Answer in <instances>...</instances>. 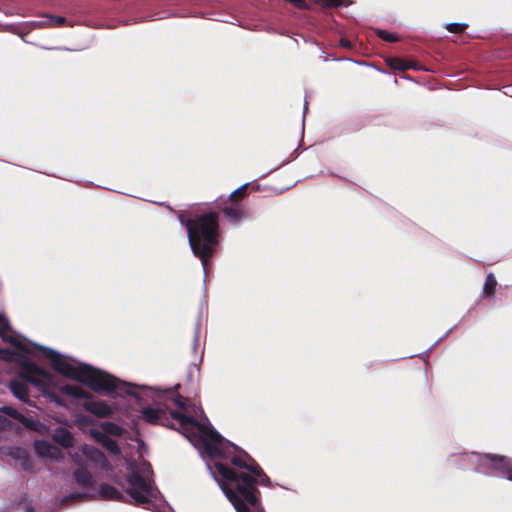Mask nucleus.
<instances>
[{
  "mask_svg": "<svg viewBox=\"0 0 512 512\" xmlns=\"http://www.w3.org/2000/svg\"><path fill=\"white\" fill-rule=\"evenodd\" d=\"M290 3L298 9L306 10L310 8L306 0H291Z\"/></svg>",
  "mask_w": 512,
  "mask_h": 512,
  "instance_id": "32",
  "label": "nucleus"
},
{
  "mask_svg": "<svg viewBox=\"0 0 512 512\" xmlns=\"http://www.w3.org/2000/svg\"><path fill=\"white\" fill-rule=\"evenodd\" d=\"M496 286H497V280L495 276L492 273H489L486 277L485 284H484V294L488 297H492L495 295L496 292Z\"/></svg>",
  "mask_w": 512,
  "mask_h": 512,
  "instance_id": "21",
  "label": "nucleus"
},
{
  "mask_svg": "<svg viewBox=\"0 0 512 512\" xmlns=\"http://www.w3.org/2000/svg\"><path fill=\"white\" fill-rule=\"evenodd\" d=\"M73 477L77 485L83 488H92L95 484V479L87 467H78L73 472Z\"/></svg>",
  "mask_w": 512,
  "mask_h": 512,
  "instance_id": "14",
  "label": "nucleus"
},
{
  "mask_svg": "<svg viewBox=\"0 0 512 512\" xmlns=\"http://www.w3.org/2000/svg\"><path fill=\"white\" fill-rule=\"evenodd\" d=\"M220 215L216 211H208L192 217L188 223V241L193 254L201 260L204 270H207L210 261L219 244Z\"/></svg>",
  "mask_w": 512,
  "mask_h": 512,
  "instance_id": "3",
  "label": "nucleus"
},
{
  "mask_svg": "<svg viewBox=\"0 0 512 512\" xmlns=\"http://www.w3.org/2000/svg\"><path fill=\"white\" fill-rule=\"evenodd\" d=\"M475 454L466 455L467 458H473Z\"/></svg>",
  "mask_w": 512,
  "mask_h": 512,
  "instance_id": "36",
  "label": "nucleus"
},
{
  "mask_svg": "<svg viewBox=\"0 0 512 512\" xmlns=\"http://www.w3.org/2000/svg\"><path fill=\"white\" fill-rule=\"evenodd\" d=\"M19 422L29 429H35L36 422L31 418H27L23 415Z\"/></svg>",
  "mask_w": 512,
  "mask_h": 512,
  "instance_id": "30",
  "label": "nucleus"
},
{
  "mask_svg": "<svg viewBox=\"0 0 512 512\" xmlns=\"http://www.w3.org/2000/svg\"><path fill=\"white\" fill-rule=\"evenodd\" d=\"M48 22L49 25L52 27H60L66 22V19L61 16L49 17Z\"/></svg>",
  "mask_w": 512,
  "mask_h": 512,
  "instance_id": "27",
  "label": "nucleus"
},
{
  "mask_svg": "<svg viewBox=\"0 0 512 512\" xmlns=\"http://www.w3.org/2000/svg\"><path fill=\"white\" fill-rule=\"evenodd\" d=\"M2 411L10 416L11 418L17 420L18 422L20 421L21 417L23 416L22 413L18 412L15 408L13 407H9V406H4L2 408Z\"/></svg>",
  "mask_w": 512,
  "mask_h": 512,
  "instance_id": "26",
  "label": "nucleus"
},
{
  "mask_svg": "<svg viewBox=\"0 0 512 512\" xmlns=\"http://www.w3.org/2000/svg\"><path fill=\"white\" fill-rule=\"evenodd\" d=\"M324 7H339L343 5V0H321Z\"/></svg>",
  "mask_w": 512,
  "mask_h": 512,
  "instance_id": "31",
  "label": "nucleus"
},
{
  "mask_svg": "<svg viewBox=\"0 0 512 512\" xmlns=\"http://www.w3.org/2000/svg\"><path fill=\"white\" fill-rule=\"evenodd\" d=\"M60 391L66 395L72 396L77 399H85L83 408L100 418L108 417L111 415L112 410L110 406L104 401H95L92 399V394L81 386L67 384L60 388Z\"/></svg>",
  "mask_w": 512,
  "mask_h": 512,
  "instance_id": "6",
  "label": "nucleus"
},
{
  "mask_svg": "<svg viewBox=\"0 0 512 512\" xmlns=\"http://www.w3.org/2000/svg\"><path fill=\"white\" fill-rule=\"evenodd\" d=\"M129 487L126 493L136 505H144L152 502L153 488L151 482L137 470H132L126 477Z\"/></svg>",
  "mask_w": 512,
  "mask_h": 512,
  "instance_id": "7",
  "label": "nucleus"
},
{
  "mask_svg": "<svg viewBox=\"0 0 512 512\" xmlns=\"http://www.w3.org/2000/svg\"><path fill=\"white\" fill-rule=\"evenodd\" d=\"M388 65L393 70H398V71H402V72L406 71L407 69H409L411 67L406 61H404L401 58H390L388 60Z\"/></svg>",
  "mask_w": 512,
  "mask_h": 512,
  "instance_id": "22",
  "label": "nucleus"
},
{
  "mask_svg": "<svg viewBox=\"0 0 512 512\" xmlns=\"http://www.w3.org/2000/svg\"><path fill=\"white\" fill-rule=\"evenodd\" d=\"M9 388L16 398L23 402L28 401V387L25 383L18 380H12L9 383Z\"/></svg>",
  "mask_w": 512,
  "mask_h": 512,
  "instance_id": "18",
  "label": "nucleus"
},
{
  "mask_svg": "<svg viewBox=\"0 0 512 512\" xmlns=\"http://www.w3.org/2000/svg\"><path fill=\"white\" fill-rule=\"evenodd\" d=\"M173 402H174L175 406L179 410L182 411L181 413H183L184 411H187V409H188V399L187 398H185V397H183V396L178 394L174 398Z\"/></svg>",
  "mask_w": 512,
  "mask_h": 512,
  "instance_id": "25",
  "label": "nucleus"
},
{
  "mask_svg": "<svg viewBox=\"0 0 512 512\" xmlns=\"http://www.w3.org/2000/svg\"><path fill=\"white\" fill-rule=\"evenodd\" d=\"M25 512H33L32 508H27Z\"/></svg>",
  "mask_w": 512,
  "mask_h": 512,
  "instance_id": "37",
  "label": "nucleus"
},
{
  "mask_svg": "<svg viewBox=\"0 0 512 512\" xmlns=\"http://www.w3.org/2000/svg\"><path fill=\"white\" fill-rule=\"evenodd\" d=\"M490 463V468L502 474L505 478L512 481V459L506 456L496 454H485L482 457Z\"/></svg>",
  "mask_w": 512,
  "mask_h": 512,
  "instance_id": "9",
  "label": "nucleus"
},
{
  "mask_svg": "<svg viewBox=\"0 0 512 512\" xmlns=\"http://www.w3.org/2000/svg\"><path fill=\"white\" fill-rule=\"evenodd\" d=\"M73 461L78 465V467H86L84 465V462L83 460L80 458V456L78 454H75L73 456Z\"/></svg>",
  "mask_w": 512,
  "mask_h": 512,
  "instance_id": "33",
  "label": "nucleus"
},
{
  "mask_svg": "<svg viewBox=\"0 0 512 512\" xmlns=\"http://www.w3.org/2000/svg\"><path fill=\"white\" fill-rule=\"evenodd\" d=\"M376 35L383 41H386V42H397L399 41V36L397 34H394V33H391V32H388L386 30H383V29H376Z\"/></svg>",
  "mask_w": 512,
  "mask_h": 512,
  "instance_id": "23",
  "label": "nucleus"
},
{
  "mask_svg": "<svg viewBox=\"0 0 512 512\" xmlns=\"http://www.w3.org/2000/svg\"><path fill=\"white\" fill-rule=\"evenodd\" d=\"M39 349L42 351L43 355L50 360L51 366L56 372L85 384L95 392L110 393L118 390L128 395H134V386L118 380L116 377L103 370L94 368L88 364L74 366L51 348L39 347Z\"/></svg>",
  "mask_w": 512,
  "mask_h": 512,
  "instance_id": "2",
  "label": "nucleus"
},
{
  "mask_svg": "<svg viewBox=\"0 0 512 512\" xmlns=\"http://www.w3.org/2000/svg\"><path fill=\"white\" fill-rule=\"evenodd\" d=\"M53 441L63 448H71L74 445L73 434L66 428L58 427L52 436Z\"/></svg>",
  "mask_w": 512,
  "mask_h": 512,
  "instance_id": "15",
  "label": "nucleus"
},
{
  "mask_svg": "<svg viewBox=\"0 0 512 512\" xmlns=\"http://www.w3.org/2000/svg\"><path fill=\"white\" fill-rule=\"evenodd\" d=\"M55 401H56L58 404H60V405L62 404V403H61V401H60V400H58V399H56Z\"/></svg>",
  "mask_w": 512,
  "mask_h": 512,
  "instance_id": "38",
  "label": "nucleus"
},
{
  "mask_svg": "<svg viewBox=\"0 0 512 512\" xmlns=\"http://www.w3.org/2000/svg\"><path fill=\"white\" fill-rule=\"evenodd\" d=\"M177 217L181 225H183L188 231V223L192 221V218H187L183 211L177 213Z\"/></svg>",
  "mask_w": 512,
  "mask_h": 512,
  "instance_id": "29",
  "label": "nucleus"
},
{
  "mask_svg": "<svg viewBox=\"0 0 512 512\" xmlns=\"http://www.w3.org/2000/svg\"><path fill=\"white\" fill-rule=\"evenodd\" d=\"M225 205L221 208L224 216L233 224L239 223L246 217V212L241 203H233L225 201Z\"/></svg>",
  "mask_w": 512,
  "mask_h": 512,
  "instance_id": "10",
  "label": "nucleus"
},
{
  "mask_svg": "<svg viewBox=\"0 0 512 512\" xmlns=\"http://www.w3.org/2000/svg\"><path fill=\"white\" fill-rule=\"evenodd\" d=\"M99 497L102 500L123 501V494L110 484L102 483L99 486Z\"/></svg>",
  "mask_w": 512,
  "mask_h": 512,
  "instance_id": "17",
  "label": "nucleus"
},
{
  "mask_svg": "<svg viewBox=\"0 0 512 512\" xmlns=\"http://www.w3.org/2000/svg\"><path fill=\"white\" fill-rule=\"evenodd\" d=\"M248 186L249 184L246 183V184H243L242 186H240L239 188H237L236 190H234L227 202H235V203H241L248 195Z\"/></svg>",
  "mask_w": 512,
  "mask_h": 512,
  "instance_id": "20",
  "label": "nucleus"
},
{
  "mask_svg": "<svg viewBox=\"0 0 512 512\" xmlns=\"http://www.w3.org/2000/svg\"><path fill=\"white\" fill-rule=\"evenodd\" d=\"M95 440L100 443L107 451H109L113 455H120L121 449L114 439L110 438L109 436L105 435L104 433L100 431H93L92 433Z\"/></svg>",
  "mask_w": 512,
  "mask_h": 512,
  "instance_id": "13",
  "label": "nucleus"
},
{
  "mask_svg": "<svg viewBox=\"0 0 512 512\" xmlns=\"http://www.w3.org/2000/svg\"><path fill=\"white\" fill-rule=\"evenodd\" d=\"M0 354L1 357L7 361H12L15 356H18V363L20 367L18 375L29 383L45 388L54 379L52 373L37 366L24 355L25 353L19 352L16 348L15 351L8 348L2 349Z\"/></svg>",
  "mask_w": 512,
  "mask_h": 512,
  "instance_id": "4",
  "label": "nucleus"
},
{
  "mask_svg": "<svg viewBox=\"0 0 512 512\" xmlns=\"http://www.w3.org/2000/svg\"><path fill=\"white\" fill-rule=\"evenodd\" d=\"M101 429L103 431L102 433H104L105 435H112L117 437L123 436L125 432V430L121 426L113 422H103L101 424Z\"/></svg>",
  "mask_w": 512,
  "mask_h": 512,
  "instance_id": "19",
  "label": "nucleus"
},
{
  "mask_svg": "<svg viewBox=\"0 0 512 512\" xmlns=\"http://www.w3.org/2000/svg\"><path fill=\"white\" fill-rule=\"evenodd\" d=\"M81 452L90 461L100 465L102 468H105L108 465V460L105 454L101 450L92 445L84 444L81 447Z\"/></svg>",
  "mask_w": 512,
  "mask_h": 512,
  "instance_id": "12",
  "label": "nucleus"
},
{
  "mask_svg": "<svg viewBox=\"0 0 512 512\" xmlns=\"http://www.w3.org/2000/svg\"><path fill=\"white\" fill-rule=\"evenodd\" d=\"M84 497H86V494H84V493H71L64 497L63 502L67 503L70 501H76V500L83 499Z\"/></svg>",
  "mask_w": 512,
  "mask_h": 512,
  "instance_id": "28",
  "label": "nucleus"
},
{
  "mask_svg": "<svg viewBox=\"0 0 512 512\" xmlns=\"http://www.w3.org/2000/svg\"><path fill=\"white\" fill-rule=\"evenodd\" d=\"M7 455H9L10 457H12L16 460H19L21 462V465L24 470H26V471L32 470V467H33L32 461L29 457L28 452L24 448L9 447Z\"/></svg>",
  "mask_w": 512,
  "mask_h": 512,
  "instance_id": "16",
  "label": "nucleus"
},
{
  "mask_svg": "<svg viewBox=\"0 0 512 512\" xmlns=\"http://www.w3.org/2000/svg\"><path fill=\"white\" fill-rule=\"evenodd\" d=\"M205 452L211 458H223L236 468L216 462L217 472L229 484L222 489L237 512H264L260 502L257 484L270 485V478L260 465L246 451L224 439L216 430L201 429Z\"/></svg>",
  "mask_w": 512,
  "mask_h": 512,
  "instance_id": "1",
  "label": "nucleus"
},
{
  "mask_svg": "<svg viewBox=\"0 0 512 512\" xmlns=\"http://www.w3.org/2000/svg\"><path fill=\"white\" fill-rule=\"evenodd\" d=\"M5 422H6V419H4L3 417L0 416V430L4 428Z\"/></svg>",
  "mask_w": 512,
  "mask_h": 512,
  "instance_id": "35",
  "label": "nucleus"
},
{
  "mask_svg": "<svg viewBox=\"0 0 512 512\" xmlns=\"http://www.w3.org/2000/svg\"><path fill=\"white\" fill-rule=\"evenodd\" d=\"M468 28L466 23H449L446 26V29L450 33L460 34L463 33Z\"/></svg>",
  "mask_w": 512,
  "mask_h": 512,
  "instance_id": "24",
  "label": "nucleus"
},
{
  "mask_svg": "<svg viewBox=\"0 0 512 512\" xmlns=\"http://www.w3.org/2000/svg\"><path fill=\"white\" fill-rule=\"evenodd\" d=\"M34 449L36 454L43 458L58 459L61 455L59 448L45 440H36L34 442Z\"/></svg>",
  "mask_w": 512,
  "mask_h": 512,
  "instance_id": "11",
  "label": "nucleus"
},
{
  "mask_svg": "<svg viewBox=\"0 0 512 512\" xmlns=\"http://www.w3.org/2000/svg\"><path fill=\"white\" fill-rule=\"evenodd\" d=\"M340 43H341V46H342V47H347V48H350V47H351V43H350V41H349V40H347V39H341Z\"/></svg>",
  "mask_w": 512,
  "mask_h": 512,
  "instance_id": "34",
  "label": "nucleus"
},
{
  "mask_svg": "<svg viewBox=\"0 0 512 512\" xmlns=\"http://www.w3.org/2000/svg\"><path fill=\"white\" fill-rule=\"evenodd\" d=\"M142 418L149 424L156 425L160 424L166 427L175 428L171 420L178 422L180 428L185 431H189L192 428L197 427L200 431L204 429V425L198 423L191 415L172 411L168 413L160 408L145 407L141 411Z\"/></svg>",
  "mask_w": 512,
  "mask_h": 512,
  "instance_id": "5",
  "label": "nucleus"
},
{
  "mask_svg": "<svg viewBox=\"0 0 512 512\" xmlns=\"http://www.w3.org/2000/svg\"><path fill=\"white\" fill-rule=\"evenodd\" d=\"M0 337L4 342L11 344L19 352L30 354V348L22 342L13 331L9 319L4 313H0Z\"/></svg>",
  "mask_w": 512,
  "mask_h": 512,
  "instance_id": "8",
  "label": "nucleus"
}]
</instances>
